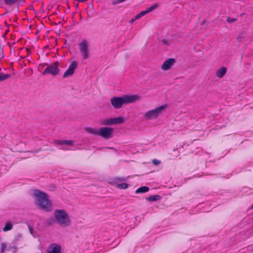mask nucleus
Segmentation results:
<instances>
[{"mask_svg":"<svg viewBox=\"0 0 253 253\" xmlns=\"http://www.w3.org/2000/svg\"><path fill=\"white\" fill-rule=\"evenodd\" d=\"M241 37L240 36H239L237 37V39L239 41H241Z\"/></svg>","mask_w":253,"mask_h":253,"instance_id":"c85d7f7f","label":"nucleus"},{"mask_svg":"<svg viewBox=\"0 0 253 253\" xmlns=\"http://www.w3.org/2000/svg\"><path fill=\"white\" fill-rule=\"evenodd\" d=\"M140 99V97L138 95H124L121 97H113L110 102L114 108L118 109L121 108L124 104L132 103Z\"/></svg>","mask_w":253,"mask_h":253,"instance_id":"f03ea898","label":"nucleus"},{"mask_svg":"<svg viewBox=\"0 0 253 253\" xmlns=\"http://www.w3.org/2000/svg\"><path fill=\"white\" fill-rule=\"evenodd\" d=\"M114 129L110 127H102L98 131V135L101 137L108 139L113 137Z\"/></svg>","mask_w":253,"mask_h":253,"instance_id":"0eeeda50","label":"nucleus"},{"mask_svg":"<svg viewBox=\"0 0 253 253\" xmlns=\"http://www.w3.org/2000/svg\"><path fill=\"white\" fill-rule=\"evenodd\" d=\"M56 221L62 227H67L71 224V219L68 213L64 210H56L54 211Z\"/></svg>","mask_w":253,"mask_h":253,"instance_id":"7ed1b4c3","label":"nucleus"},{"mask_svg":"<svg viewBox=\"0 0 253 253\" xmlns=\"http://www.w3.org/2000/svg\"><path fill=\"white\" fill-rule=\"evenodd\" d=\"M149 190V188L147 186H142L138 188L136 191V193H144L148 192Z\"/></svg>","mask_w":253,"mask_h":253,"instance_id":"a211bd4d","label":"nucleus"},{"mask_svg":"<svg viewBox=\"0 0 253 253\" xmlns=\"http://www.w3.org/2000/svg\"><path fill=\"white\" fill-rule=\"evenodd\" d=\"M167 107V105H162L149 110L144 114V117L146 120H152L156 119Z\"/></svg>","mask_w":253,"mask_h":253,"instance_id":"20e7f679","label":"nucleus"},{"mask_svg":"<svg viewBox=\"0 0 253 253\" xmlns=\"http://www.w3.org/2000/svg\"><path fill=\"white\" fill-rule=\"evenodd\" d=\"M28 228H29V231H30V233L32 235H35V232L34 231V229H33V228L30 227L29 225H28Z\"/></svg>","mask_w":253,"mask_h":253,"instance_id":"bb28decb","label":"nucleus"},{"mask_svg":"<svg viewBox=\"0 0 253 253\" xmlns=\"http://www.w3.org/2000/svg\"><path fill=\"white\" fill-rule=\"evenodd\" d=\"M157 7V4H154V5L150 6L148 8H147L146 10L140 12L139 13H138V14L136 15L135 16L134 18H133L132 19H131L130 20L129 22L130 23H131V24L133 23L136 20L139 19L140 17H141L142 16H144V15H145V14L148 13L149 12L153 11L155 8H156Z\"/></svg>","mask_w":253,"mask_h":253,"instance_id":"9b49d317","label":"nucleus"},{"mask_svg":"<svg viewBox=\"0 0 253 253\" xmlns=\"http://www.w3.org/2000/svg\"><path fill=\"white\" fill-rule=\"evenodd\" d=\"M251 209H253V205L251 206Z\"/></svg>","mask_w":253,"mask_h":253,"instance_id":"c756f323","label":"nucleus"},{"mask_svg":"<svg viewBox=\"0 0 253 253\" xmlns=\"http://www.w3.org/2000/svg\"><path fill=\"white\" fill-rule=\"evenodd\" d=\"M21 238V235L20 234H18L15 236L14 238V240L13 241V243L16 244V242Z\"/></svg>","mask_w":253,"mask_h":253,"instance_id":"5701e85b","label":"nucleus"},{"mask_svg":"<svg viewBox=\"0 0 253 253\" xmlns=\"http://www.w3.org/2000/svg\"><path fill=\"white\" fill-rule=\"evenodd\" d=\"M161 197L158 195H154L153 196H150L147 198H146V200L149 202H153L156 201L160 199H161Z\"/></svg>","mask_w":253,"mask_h":253,"instance_id":"f3484780","label":"nucleus"},{"mask_svg":"<svg viewBox=\"0 0 253 253\" xmlns=\"http://www.w3.org/2000/svg\"><path fill=\"white\" fill-rule=\"evenodd\" d=\"M52 249L48 252V253H61V247L57 244H53L51 245Z\"/></svg>","mask_w":253,"mask_h":253,"instance_id":"4468645a","label":"nucleus"},{"mask_svg":"<svg viewBox=\"0 0 253 253\" xmlns=\"http://www.w3.org/2000/svg\"><path fill=\"white\" fill-rule=\"evenodd\" d=\"M25 0H4L6 5H10L19 1L24 2Z\"/></svg>","mask_w":253,"mask_h":253,"instance_id":"aec40b11","label":"nucleus"},{"mask_svg":"<svg viewBox=\"0 0 253 253\" xmlns=\"http://www.w3.org/2000/svg\"><path fill=\"white\" fill-rule=\"evenodd\" d=\"M175 63V60L174 58H169L166 60L161 65V69L163 71H167L171 69Z\"/></svg>","mask_w":253,"mask_h":253,"instance_id":"ddd939ff","label":"nucleus"},{"mask_svg":"<svg viewBox=\"0 0 253 253\" xmlns=\"http://www.w3.org/2000/svg\"><path fill=\"white\" fill-rule=\"evenodd\" d=\"M161 162L160 160L157 159H153L152 161V163L155 165H158L161 164Z\"/></svg>","mask_w":253,"mask_h":253,"instance_id":"b1692460","label":"nucleus"},{"mask_svg":"<svg viewBox=\"0 0 253 253\" xmlns=\"http://www.w3.org/2000/svg\"><path fill=\"white\" fill-rule=\"evenodd\" d=\"M11 77L10 74L0 73V82L4 81Z\"/></svg>","mask_w":253,"mask_h":253,"instance_id":"412c9836","label":"nucleus"},{"mask_svg":"<svg viewBox=\"0 0 253 253\" xmlns=\"http://www.w3.org/2000/svg\"><path fill=\"white\" fill-rule=\"evenodd\" d=\"M125 122L123 117H117L113 118H106L102 119L99 122L101 126H112L121 124Z\"/></svg>","mask_w":253,"mask_h":253,"instance_id":"39448f33","label":"nucleus"},{"mask_svg":"<svg viewBox=\"0 0 253 253\" xmlns=\"http://www.w3.org/2000/svg\"><path fill=\"white\" fill-rule=\"evenodd\" d=\"M78 66V62L76 61H73L69 65L68 69L64 73L63 77V78H67L71 76L74 73L75 69Z\"/></svg>","mask_w":253,"mask_h":253,"instance_id":"f8f14e48","label":"nucleus"},{"mask_svg":"<svg viewBox=\"0 0 253 253\" xmlns=\"http://www.w3.org/2000/svg\"><path fill=\"white\" fill-rule=\"evenodd\" d=\"M13 224L9 222H7L5 223L4 227L3 228V231L6 232L12 229Z\"/></svg>","mask_w":253,"mask_h":253,"instance_id":"6ab92c4d","label":"nucleus"},{"mask_svg":"<svg viewBox=\"0 0 253 253\" xmlns=\"http://www.w3.org/2000/svg\"><path fill=\"white\" fill-rule=\"evenodd\" d=\"M54 221V220L53 218L49 219L47 220L46 223L48 225H51Z\"/></svg>","mask_w":253,"mask_h":253,"instance_id":"393cba45","label":"nucleus"},{"mask_svg":"<svg viewBox=\"0 0 253 253\" xmlns=\"http://www.w3.org/2000/svg\"><path fill=\"white\" fill-rule=\"evenodd\" d=\"M33 196L36 198L37 201V205L40 209L47 212L52 211V203L46 193L38 189H34L33 192Z\"/></svg>","mask_w":253,"mask_h":253,"instance_id":"f257e3e1","label":"nucleus"},{"mask_svg":"<svg viewBox=\"0 0 253 253\" xmlns=\"http://www.w3.org/2000/svg\"><path fill=\"white\" fill-rule=\"evenodd\" d=\"M80 51L83 55L84 59H86L89 57V50L88 43L85 40H83L79 44Z\"/></svg>","mask_w":253,"mask_h":253,"instance_id":"1a4fd4ad","label":"nucleus"},{"mask_svg":"<svg viewBox=\"0 0 253 253\" xmlns=\"http://www.w3.org/2000/svg\"><path fill=\"white\" fill-rule=\"evenodd\" d=\"M226 72V68L225 67H222L216 71V76L219 78H221L225 75Z\"/></svg>","mask_w":253,"mask_h":253,"instance_id":"2eb2a0df","label":"nucleus"},{"mask_svg":"<svg viewBox=\"0 0 253 253\" xmlns=\"http://www.w3.org/2000/svg\"><path fill=\"white\" fill-rule=\"evenodd\" d=\"M126 180L127 178L125 177H114L110 178L109 182L111 185H116L117 187L119 189H125L128 187V184L126 183L118 184V182L121 181H126Z\"/></svg>","mask_w":253,"mask_h":253,"instance_id":"423d86ee","label":"nucleus"},{"mask_svg":"<svg viewBox=\"0 0 253 253\" xmlns=\"http://www.w3.org/2000/svg\"><path fill=\"white\" fill-rule=\"evenodd\" d=\"M84 129L86 130V131H87L89 133H90V134H93V135H98V129H97L96 128L91 127H85Z\"/></svg>","mask_w":253,"mask_h":253,"instance_id":"dca6fc26","label":"nucleus"},{"mask_svg":"<svg viewBox=\"0 0 253 253\" xmlns=\"http://www.w3.org/2000/svg\"><path fill=\"white\" fill-rule=\"evenodd\" d=\"M6 247L4 243H1L0 253H3Z\"/></svg>","mask_w":253,"mask_h":253,"instance_id":"4be33fe9","label":"nucleus"},{"mask_svg":"<svg viewBox=\"0 0 253 253\" xmlns=\"http://www.w3.org/2000/svg\"><path fill=\"white\" fill-rule=\"evenodd\" d=\"M9 248L11 249H13L14 250V252L17 250V247H15V246H10L9 247Z\"/></svg>","mask_w":253,"mask_h":253,"instance_id":"cd10ccee","label":"nucleus"},{"mask_svg":"<svg viewBox=\"0 0 253 253\" xmlns=\"http://www.w3.org/2000/svg\"><path fill=\"white\" fill-rule=\"evenodd\" d=\"M236 20H237V19H235V18L232 19V18H230L229 17H228L227 19V21L228 23H233V22H235Z\"/></svg>","mask_w":253,"mask_h":253,"instance_id":"a878e982","label":"nucleus"},{"mask_svg":"<svg viewBox=\"0 0 253 253\" xmlns=\"http://www.w3.org/2000/svg\"><path fill=\"white\" fill-rule=\"evenodd\" d=\"M53 144L58 146L60 149L68 150L70 147L75 145V142L70 140H56L54 141Z\"/></svg>","mask_w":253,"mask_h":253,"instance_id":"6e6552de","label":"nucleus"},{"mask_svg":"<svg viewBox=\"0 0 253 253\" xmlns=\"http://www.w3.org/2000/svg\"><path fill=\"white\" fill-rule=\"evenodd\" d=\"M59 63L58 62H54L52 65L46 68L43 73L42 75H44L46 74H50L53 76L58 74L59 69L58 68Z\"/></svg>","mask_w":253,"mask_h":253,"instance_id":"9d476101","label":"nucleus"}]
</instances>
